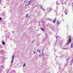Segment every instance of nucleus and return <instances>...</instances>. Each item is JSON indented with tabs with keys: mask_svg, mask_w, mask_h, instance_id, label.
Returning a JSON list of instances; mask_svg holds the SVG:
<instances>
[{
	"mask_svg": "<svg viewBox=\"0 0 73 73\" xmlns=\"http://www.w3.org/2000/svg\"><path fill=\"white\" fill-rule=\"evenodd\" d=\"M14 55H13V56L12 57V59L11 61V62H13V59L14 58Z\"/></svg>",
	"mask_w": 73,
	"mask_h": 73,
	"instance_id": "f257e3e1",
	"label": "nucleus"
},
{
	"mask_svg": "<svg viewBox=\"0 0 73 73\" xmlns=\"http://www.w3.org/2000/svg\"><path fill=\"white\" fill-rule=\"evenodd\" d=\"M2 43L3 44V45H5V42L4 41H3L2 42Z\"/></svg>",
	"mask_w": 73,
	"mask_h": 73,
	"instance_id": "f03ea898",
	"label": "nucleus"
},
{
	"mask_svg": "<svg viewBox=\"0 0 73 73\" xmlns=\"http://www.w3.org/2000/svg\"><path fill=\"white\" fill-rule=\"evenodd\" d=\"M56 19H55V20L53 21V23H56Z\"/></svg>",
	"mask_w": 73,
	"mask_h": 73,
	"instance_id": "7ed1b4c3",
	"label": "nucleus"
},
{
	"mask_svg": "<svg viewBox=\"0 0 73 73\" xmlns=\"http://www.w3.org/2000/svg\"><path fill=\"white\" fill-rule=\"evenodd\" d=\"M70 48H73V43H72L70 45Z\"/></svg>",
	"mask_w": 73,
	"mask_h": 73,
	"instance_id": "20e7f679",
	"label": "nucleus"
},
{
	"mask_svg": "<svg viewBox=\"0 0 73 73\" xmlns=\"http://www.w3.org/2000/svg\"><path fill=\"white\" fill-rule=\"evenodd\" d=\"M68 42L69 43H70V42H72V40H71L69 39L68 40Z\"/></svg>",
	"mask_w": 73,
	"mask_h": 73,
	"instance_id": "39448f33",
	"label": "nucleus"
},
{
	"mask_svg": "<svg viewBox=\"0 0 73 73\" xmlns=\"http://www.w3.org/2000/svg\"><path fill=\"white\" fill-rule=\"evenodd\" d=\"M57 24L58 25H59V24H60V22L58 21H57Z\"/></svg>",
	"mask_w": 73,
	"mask_h": 73,
	"instance_id": "423d86ee",
	"label": "nucleus"
},
{
	"mask_svg": "<svg viewBox=\"0 0 73 73\" xmlns=\"http://www.w3.org/2000/svg\"><path fill=\"white\" fill-rule=\"evenodd\" d=\"M40 29H41V31H44V29L43 28H40Z\"/></svg>",
	"mask_w": 73,
	"mask_h": 73,
	"instance_id": "0eeeda50",
	"label": "nucleus"
},
{
	"mask_svg": "<svg viewBox=\"0 0 73 73\" xmlns=\"http://www.w3.org/2000/svg\"><path fill=\"white\" fill-rule=\"evenodd\" d=\"M50 11H52V9H50V11H48V12H50Z\"/></svg>",
	"mask_w": 73,
	"mask_h": 73,
	"instance_id": "6e6552de",
	"label": "nucleus"
},
{
	"mask_svg": "<svg viewBox=\"0 0 73 73\" xmlns=\"http://www.w3.org/2000/svg\"><path fill=\"white\" fill-rule=\"evenodd\" d=\"M2 19V18L0 17V21H1V20Z\"/></svg>",
	"mask_w": 73,
	"mask_h": 73,
	"instance_id": "1a4fd4ad",
	"label": "nucleus"
},
{
	"mask_svg": "<svg viewBox=\"0 0 73 73\" xmlns=\"http://www.w3.org/2000/svg\"><path fill=\"white\" fill-rule=\"evenodd\" d=\"M69 40H71V36H70V39Z\"/></svg>",
	"mask_w": 73,
	"mask_h": 73,
	"instance_id": "9d476101",
	"label": "nucleus"
},
{
	"mask_svg": "<svg viewBox=\"0 0 73 73\" xmlns=\"http://www.w3.org/2000/svg\"><path fill=\"white\" fill-rule=\"evenodd\" d=\"M25 66V63H24V65H23V67H24V66Z\"/></svg>",
	"mask_w": 73,
	"mask_h": 73,
	"instance_id": "9b49d317",
	"label": "nucleus"
},
{
	"mask_svg": "<svg viewBox=\"0 0 73 73\" xmlns=\"http://www.w3.org/2000/svg\"><path fill=\"white\" fill-rule=\"evenodd\" d=\"M31 4V3H30V2H29V4ZM29 4L27 5H29Z\"/></svg>",
	"mask_w": 73,
	"mask_h": 73,
	"instance_id": "f8f14e48",
	"label": "nucleus"
},
{
	"mask_svg": "<svg viewBox=\"0 0 73 73\" xmlns=\"http://www.w3.org/2000/svg\"><path fill=\"white\" fill-rule=\"evenodd\" d=\"M26 17H28V14H27L26 15Z\"/></svg>",
	"mask_w": 73,
	"mask_h": 73,
	"instance_id": "ddd939ff",
	"label": "nucleus"
},
{
	"mask_svg": "<svg viewBox=\"0 0 73 73\" xmlns=\"http://www.w3.org/2000/svg\"><path fill=\"white\" fill-rule=\"evenodd\" d=\"M65 14H66V15H67V14H68V13H66Z\"/></svg>",
	"mask_w": 73,
	"mask_h": 73,
	"instance_id": "4468645a",
	"label": "nucleus"
},
{
	"mask_svg": "<svg viewBox=\"0 0 73 73\" xmlns=\"http://www.w3.org/2000/svg\"><path fill=\"white\" fill-rule=\"evenodd\" d=\"M39 57H41V55H39Z\"/></svg>",
	"mask_w": 73,
	"mask_h": 73,
	"instance_id": "2eb2a0df",
	"label": "nucleus"
},
{
	"mask_svg": "<svg viewBox=\"0 0 73 73\" xmlns=\"http://www.w3.org/2000/svg\"><path fill=\"white\" fill-rule=\"evenodd\" d=\"M37 7V5H36L34 7H35H35Z\"/></svg>",
	"mask_w": 73,
	"mask_h": 73,
	"instance_id": "dca6fc26",
	"label": "nucleus"
},
{
	"mask_svg": "<svg viewBox=\"0 0 73 73\" xmlns=\"http://www.w3.org/2000/svg\"><path fill=\"white\" fill-rule=\"evenodd\" d=\"M34 53H36V52H34Z\"/></svg>",
	"mask_w": 73,
	"mask_h": 73,
	"instance_id": "f3484780",
	"label": "nucleus"
},
{
	"mask_svg": "<svg viewBox=\"0 0 73 73\" xmlns=\"http://www.w3.org/2000/svg\"><path fill=\"white\" fill-rule=\"evenodd\" d=\"M67 44H68V43H66V45H67Z\"/></svg>",
	"mask_w": 73,
	"mask_h": 73,
	"instance_id": "a211bd4d",
	"label": "nucleus"
},
{
	"mask_svg": "<svg viewBox=\"0 0 73 73\" xmlns=\"http://www.w3.org/2000/svg\"><path fill=\"white\" fill-rule=\"evenodd\" d=\"M37 51H38V49L37 50Z\"/></svg>",
	"mask_w": 73,
	"mask_h": 73,
	"instance_id": "6ab92c4d",
	"label": "nucleus"
},
{
	"mask_svg": "<svg viewBox=\"0 0 73 73\" xmlns=\"http://www.w3.org/2000/svg\"><path fill=\"white\" fill-rule=\"evenodd\" d=\"M42 7H41V8H42Z\"/></svg>",
	"mask_w": 73,
	"mask_h": 73,
	"instance_id": "aec40b11",
	"label": "nucleus"
},
{
	"mask_svg": "<svg viewBox=\"0 0 73 73\" xmlns=\"http://www.w3.org/2000/svg\"><path fill=\"white\" fill-rule=\"evenodd\" d=\"M62 4H63V3H62Z\"/></svg>",
	"mask_w": 73,
	"mask_h": 73,
	"instance_id": "412c9836",
	"label": "nucleus"
},
{
	"mask_svg": "<svg viewBox=\"0 0 73 73\" xmlns=\"http://www.w3.org/2000/svg\"><path fill=\"white\" fill-rule=\"evenodd\" d=\"M2 67H3V65H2Z\"/></svg>",
	"mask_w": 73,
	"mask_h": 73,
	"instance_id": "4be33fe9",
	"label": "nucleus"
},
{
	"mask_svg": "<svg viewBox=\"0 0 73 73\" xmlns=\"http://www.w3.org/2000/svg\"><path fill=\"white\" fill-rule=\"evenodd\" d=\"M62 0V1H64V0Z\"/></svg>",
	"mask_w": 73,
	"mask_h": 73,
	"instance_id": "5701e85b",
	"label": "nucleus"
},
{
	"mask_svg": "<svg viewBox=\"0 0 73 73\" xmlns=\"http://www.w3.org/2000/svg\"><path fill=\"white\" fill-rule=\"evenodd\" d=\"M12 33H13V31Z\"/></svg>",
	"mask_w": 73,
	"mask_h": 73,
	"instance_id": "b1692460",
	"label": "nucleus"
},
{
	"mask_svg": "<svg viewBox=\"0 0 73 73\" xmlns=\"http://www.w3.org/2000/svg\"><path fill=\"white\" fill-rule=\"evenodd\" d=\"M48 9H46V10H47V11H48Z\"/></svg>",
	"mask_w": 73,
	"mask_h": 73,
	"instance_id": "393cba45",
	"label": "nucleus"
},
{
	"mask_svg": "<svg viewBox=\"0 0 73 73\" xmlns=\"http://www.w3.org/2000/svg\"><path fill=\"white\" fill-rule=\"evenodd\" d=\"M39 52H40V51H39Z\"/></svg>",
	"mask_w": 73,
	"mask_h": 73,
	"instance_id": "a878e982",
	"label": "nucleus"
},
{
	"mask_svg": "<svg viewBox=\"0 0 73 73\" xmlns=\"http://www.w3.org/2000/svg\"><path fill=\"white\" fill-rule=\"evenodd\" d=\"M25 1L24 2H25Z\"/></svg>",
	"mask_w": 73,
	"mask_h": 73,
	"instance_id": "bb28decb",
	"label": "nucleus"
}]
</instances>
